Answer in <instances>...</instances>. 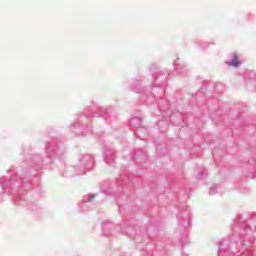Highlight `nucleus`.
I'll list each match as a JSON object with an SVG mask.
<instances>
[{"label": "nucleus", "instance_id": "f257e3e1", "mask_svg": "<svg viewBox=\"0 0 256 256\" xmlns=\"http://www.w3.org/2000/svg\"><path fill=\"white\" fill-rule=\"evenodd\" d=\"M230 65H232V67H239L240 61L238 60L237 53H234V58L232 59Z\"/></svg>", "mask_w": 256, "mask_h": 256}]
</instances>
